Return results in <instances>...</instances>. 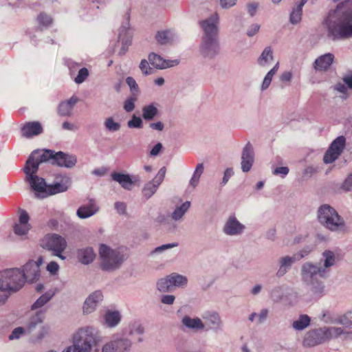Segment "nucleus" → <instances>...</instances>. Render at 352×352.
I'll return each instance as SVG.
<instances>
[{"label":"nucleus","instance_id":"nucleus-53","mask_svg":"<svg viewBox=\"0 0 352 352\" xmlns=\"http://www.w3.org/2000/svg\"><path fill=\"white\" fill-rule=\"evenodd\" d=\"M289 171V168L286 166L278 167L274 170L273 174L276 175H280L283 177L288 174Z\"/></svg>","mask_w":352,"mask_h":352},{"label":"nucleus","instance_id":"nucleus-8","mask_svg":"<svg viewBox=\"0 0 352 352\" xmlns=\"http://www.w3.org/2000/svg\"><path fill=\"white\" fill-rule=\"evenodd\" d=\"M318 220L331 230H338L344 226V221L337 212L329 205H323L318 210Z\"/></svg>","mask_w":352,"mask_h":352},{"label":"nucleus","instance_id":"nucleus-38","mask_svg":"<svg viewBox=\"0 0 352 352\" xmlns=\"http://www.w3.org/2000/svg\"><path fill=\"white\" fill-rule=\"evenodd\" d=\"M190 206V203L189 201H186L180 207L176 208L172 214L173 219L178 220L182 218L184 213L188 210Z\"/></svg>","mask_w":352,"mask_h":352},{"label":"nucleus","instance_id":"nucleus-14","mask_svg":"<svg viewBox=\"0 0 352 352\" xmlns=\"http://www.w3.org/2000/svg\"><path fill=\"white\" fill-rule=\"evenodd\" d=\"M43 262V258L39 257L37 261H30L24 266L21 271L25 280L34 282L38 279L40 276V265Z\"/></svg>","mask_w":352,"mask_h":352},{"label":"nucleus","instance_id":"nucleus-44","mask_svg":"<svg viewBox=\"0 0 352 352\" xmlns=\"http://www.w3.org/2000/svg\"><path fill=\"white\" fill-rule=\"evenodd\" d=\"M302 8L297 6L296 8L294 9L290 14V22L293 24H296L301 20Z\"/></svg>","mask_w":352,"mask_h":352},{"label":"nucleus","instance_id":"nucleus-6","mask_svg":"<svg viewBox=\"0 0 352 352\" xmlns=\"http://www.w3.org/2000/svg\"><path fill=\"white\" fill-rule=\"evenodd\" d=\"M101 259L100 267L103 270L110 271L119 267L123 262V256L117 250H113L104 244H101L99 248Z\"/></svg>","mask_w":352,"mask_h":352},{"label":"nucleus","instance_id":"nucleus-29","mask_svg":"<svg viewBox=\"0 0 352 352\" xmlns=\"http://www.w3.org/2000/svg\"><path fill=\"white\" fill-rule=\"evenodd\" d=\"M104 320L106 325L109 327L117 326L121 320V316L118 311H107L104 316Z\"/></svg>","mask_w":352,"mask_h":352},{"label":"nucleus","instance_id":"nucleus-11","mask_svg":"<svg viewBox=\"0 0 352 352\" xmlns=\"http://www.w3.org/2000/svg\"><path fill=\"white\" fill-rule=\"evenodd\" d=\"M44 320V314L42 311L37 312L34 316L30 318L26 329L19 327L15 328L9 336L10 340L18 339L25 333H32L36 327L43 322Z\"/></svg>","mask_w":352,"mask_h":352},{"label":"nucleus","instance_id":"nucleus-4","mask_svg":"<svg viewBox=\"0 0 352 352\" xmlns=\"http://www.w3.org/2000/svg\"><path fill=\"white\" fill-rule=\"evenodd\" d=\"M329 32L334 39L352 36V14L344 12L336 21L329 24Z\"/></svg>","mask_w":352,"mask_h":352},{"label":"nucleus","instance_id":"nucleus-52","mask_svg":"<svg viewBox=\"0 0 352 352\" xmlns=\"http://www.w3.org/2000/svg\"><path fill=\"white\" fill-rule=\"evenodd\" d=\"M10 291L8 289L0 288V305L4 304L9 297V292Z\"/></svg>","mask_w":352,"mask_h":352},{"label":"nucleus","instance_id":"nucleus-26","mask_svg":"<svg viewBox=\"0 0 352 352\" xmlns=\"http://www.w3.org/2000/svg\"><path fill=\"white\" fill-rule=\"evenodd\" d=\"M305 255L302 254H297L292 257L285 256L281 258L280 261V267L278 271L277 272V276H283L286 273L287 269L289 268L295 261L300 260Z\"/></svg>","mask_w":352,"mask_h":352},{"label":"nucleus","instance_id":"nucleus-33","mask_svg":"<svg viewBox=\"0 0 352 352\" xmlns=\"http://www.w3.org/2000/svg\"><path fill=\"white\" fill-rule=\"evenodd\" d=\"M310 321L307 315H301L297 320L294 321L292 326L296 330H303L309 325Z\"/></svg>","mask_w":352,"mask_h":352},{"label":"nucleus","instance_id":"nucleus-58","mask_svg":"<svg viewBox=\"0 0 352 352\" xmlns=\"http://www.w3.org/2000/svg\"><path fill=\"white\" fill-rule=\"evenodd\" d=\"M223 8H228L235 5L236 0H219Z\"/></svg>","mask_w":352,"mask_h":352},{"label":"nucleus","instance_id":"nucleus-46","mask_svg":"<svg viewBox=\"0 0 352 352\" xmlns=\"http://www.w3.org/2000/svg\"><path fill=\"white\" fill-rule=\"evenodd\" d=\"M323 256L325 258L324 267H329L334 264L335 256L331 251H325L323 253Z\"/></svg>","mask_w":352,"mask_h":352},{"label":"nucleus","instance_id":"nucleus-17","mask_svg":"<svg viewBox=\"0 0 352 352\" xmlns=\"http://www.w3.org/2000/svg\"><path fill=\"white\" fill-rule=\"evenodd\" d=\"M21 135L26 138H32L41 134L43 126L39 122L33 121L25 122L21 129Z\"/></svg>","mask_w":352,"mask_h":352},{"label":"nucleus","instance_id":"nucleus-18","mask_svg":"<svg viewBox=\"0 0 352 352\" xmlns=\"http://www.w3.org/2000/svg\"><path fill=\"white\" fill-rule=\"evenodd\" d=\"M253 148L250 142L247 143L243 148L241 156V168L243 172H248L254 162Z\"/></svg>","mask_w":352,"mask_h":352},{"label":"nucleus","instance_id":"nucleus-56","mask_svg":"<svg viewBox=\"0 0 352 352\" xmlns=\"http://www.w3.org/2000/svg\"><path fill=\"white\" fill-rule=\"evenodd\" d=\"M206 318L208 320H210L212 324H218L220 321L219 316L216 313H212V314H208V316L206 317Z\"/></svg>","mask_w":352,"mask_h":352},{"label":"nucleus","instance_id":"nucleus-57","mask_svg":"<svg viewBox=\"0 0 352 352\" xmlns=\"http://www.w3.org/2000/svg\"><path fill=\"white\" fill-rule=\"evenodd\" d=\"M126 206L124 202H116L115 208L119 214H124L126 212Z\"/></svg>","mask_w":352,"mask_h":352},{"label":"nucleus","instance_id":"nucleus-34","mask_svg":"<svg viewBox=\"0 0 352 352\" xmlns=\"http://www.w3.org/2000/svg\"><path fill=\"white\" fill-rule=\"evenodd\" d=\"M54 295V292L49 291L43 294L32 305V309H36L42 307L45 305Z\"/></svg>","mask_w":352,"mask_h":352},{"label":"nucleus","instance_id":"nucleus-37","mask_svg":"<svg viewBox=\"0 0 352 352\" xmlns=\"http://www.w3.org/2000/svg\"><path fill=\"white\" fill-rule=\"evenodd\" d=\"M138 100V95L133 94L131 96L128 97L124 102L123 108L126 112H131L135 109V103Z\"/></svg>","mask_w":352,"mask_h":352},{"label":"nucleus","instance_id":"nucleus-9","mask_svg":"<svg viewBox=\"0 0 352 352\" xmlns=\"http://www.w3.org/2000/svg\"><path fill=\"white\" fill-rule=\"evenodd\" d=\"M47 157L46 160H51V163L61 167L72 168L76 163V157L74 155L65 154L62 151L55 153L52 150H44Z\"/></svg>","mask_w":352,"mask_h":352},{"label":"nucleus","instance_id":"nucleus-45","mask_svg":"<svg viewBox=\"0 0 352 352\" xmlns=\"http://www.w3.org/2000/svg\"><path fill=\"white\" fill-rule=\"evenodd\" d=\"M89 76V71L87 68H81L78 73L77 76L75 78L74 81L77 84L83 82Z\"/></svg>","mask_w":352,"mask_h":352},{"label":"nucleus","instance_id":"nucleus-15","mask_svg":"<svg viewBox=\"0 0 352 352\" xmlns=\"http://www.w3.org/2000/svg\"><path fill=\"white\" fill-rule=\"evenodd\" d=\"M131 347V342L128 339H115L105 344L102 352H126Z\"/></svg>","mask_w":352,"mask_h":352},{"label":"nucleus","instance_id":"nucleus-30","mask_svg":"<svg viewBox=\"0 0 352 352\" xmlns=\"http://www.w3.org/2000/svg\"><path fill=\"white\" fill-rule=\"evenodd\" d=\"M68 189V179L64 178L60 182L47 186V192L48 195H55L59 192H65Z\"/></svg>","mask_w":352,"mask_h":352},{"label":"nucleus","instance_id":"nucleus-62","mask_svg":"<svg viewBox=\"0 0 352 352\" xmlns=\"http://www.w3.org/2000/svg\"><path fill=\"white\" fill-rule=\"evenodd\" d=\"M260 26L258 24H254L251 26L250 29L248 30V35L249 36H254L259 30Z\"/></svg>","mask_w":352,"mask_h":352},{"label":"nucleus","instance_id":"nucleus-31","mask_svg":"<svg viewBox=\"0 0 352 352\" xmlns=\"http://www.w3.org/2000/svg\"><path fill=\"white\" fill-rule=\"evenodd\" d=\"M157 113L158 109L154 104L146 105L142 108V117L146 120H153Z\"/></svg>","mask_w":352,"mask_h":352},{"label":"nucleus","instance_id":"nucleus-41","mask_svg":"<svg viewBox=\"0 0 352 352\" xmlns=\"http://www.w3.org/2000/svg\"><path fill=\"white\" fill-rule=\"evenodd\" d=\"M37 21L40 25L48 27L52 23V19L50 15L42 12L38 15Z\"/></svg>","mask_w":352,"mask_h":352},{"label":"nucleus","instance_id":"nucleus-12","mask_svg":"<svg viewBox=\"0 0 352 352\" xmlns=\"http://www.w3.org/2000/svg\"><path fill=\"white\" fill-rule=\"evenodd\" d=\"M41 246L49 250L63 252L67 247V242L58 234H47L43 239Z\"/></svg>","mask_w":352,"mask_h":352},{"label":"nucleus","instance_id":"nucleus-25","mask_svg":"<svg viewBox=\"0 0 352 352\" xmlns=\"http://www.w3.org/2000/svg\"><path fill=\"white\" fill-rule=\"evenodd\" d=\"M111 176L112 179L119 183L123 188L126 190L132 189L133 182L129 175L113 172Z\"/></svg>","mask_w":352,"mask_h":352},{"label":"nucleus","instance_id":"nucleus-3","mask_svg":"<svg viewBox=\"0 0 352 352\" xmlns=\"http://www.w3.org/2000/svg\"><path fill=\"white\" fill-rule=\"evenodd\" d=\"M96 342L94 329H80L74 336V345L69 346L63 352H89Z\"/></svg>","mask_w":352,"mask_h":352},{"label":"nucleus","instance_id":"nucleus-59","mask_svg":"<svg viewBox=\"0 0 352 352\" xmlns=\"http://www.w3.org/2000/svg\"><path fill=\"white\" fill-rule=\"evenodd\" d=\"M175 296L173 295H166L162 296V302L167 305H172L174 302Z\"/></svg>","mask_w":352,"mask_h":352},{"label":"nucleus","instance_id":"nucleus-54","mask_svg":"<svg viewBox=\"0 0 352 352\" xmlns=\"http://www.w3.org/2000/svg\"><path fill=\"white\" fill-rule=\"evenodd\" d=\"M165 174H166V168H165V167H162V168H160L157 176L154 179L155 182L156 183H157V185H160L162 183V182L164 180Z\"/></svg>","mask_w":352,"mask_h":352},{"label":"nucleus","instance_id":"nucleus-27","mask_svg":"<svg viewBox=\"0 0 352 352\" xmlns=\"http://www.w3.org/2000/svg\"><path fill=\"white\" fill-rule=\"evenodd\" d=\"M78 98L72 96L68 100L62 102L58 106V113L62 116H69L71 115L74 106L78 102Z\"/></svg>","mask_w":352,"mask_h":352},{"label":"nucleus","instance_id":"nucleus-10","mask_svg":"<svg viewBox=\"0 0 352 352\" xmlns=\"http://www.w3.org/2000/svg\"><path fill=\"white\" fill-rule=\"evenodd\" d=\"M44 151H35L31 153L25 162L23 170L27 178L30 176H35L38 171L40 164L47 162Z\"/></svg>","mask_w":352,"mask_h":352},{"label":"nucleus","instance_id":"nucleus-48","mask_svg":"<svg viewBox=\"0 0 352 352\" xmlns=\"http://www.w3.org/2000/svg\"><path fill=\"white\" fill-rule=\"evenodd\" d=\"M338 322L349 327L352 324V311L347 312L338 319Z\"/></svg>","mask_w":352,"mask_h":352},{"label":"nucleus","instance_id":"nucleus-21","mask_svg":"<svg viewBox=\"0 0 352 352\" xmlns=\"http://www.w3.org/2000/svg\"><path fill=\"white\" fill-rule=\"evenodd\" d=\"M148 60L150 63L155 68L164 69L166 67H173L178 65L179 62L177 60L166 61L164 60L159 55L151 53L148 56Z\"/></svg>","mask_w":352,"mask_h":352},{"label":"nucleus","instance_id":"nucleus-32","mask_svg":"<svg viewBox=\"0 0 352 352\" xmlns=\"http://www.w3.org/2000/svg\"><path fill=\"white\" fill-rule=\"evenodd\" d=\"M157 42L160 45H166L173 40V34L169 30L159 31L155 35Z\"/></svg>","mask_w":352,"mask_h":352},{"label":"nucleus","instance_id":"nucleus-43","mask_svg":"<svg viewBox=\"0 0 352 352\" xmlns=\"http://www.w3.org/2000/svg\"><path fill=\"white\" fill-rule=\"evenodd\" d=\"M159 185L153 184V183H148L147 184L144 188H143L142 192L144 196L148 199L151 197L156 191L157 187Z\"/></svg>","mask_w":352,"mask_h":352},{"label":"nucleus","instance_id":"nucleus-16","mask_svg":"<svg viewBox=\"0 0 352 352\" xmlns=\"http://www.w3.org/2000/svg\"><path fill=\"white\" fill-rule=\"evenodd\" d=\"M29 220L28 212L24 210H21L19 221L13 227L14 234L19 236L26 234L31 228Z\"/></svg>","mask_w":352,"mask_h":352},{"label":"nucleus","instance_id":"nucleus-19","mask_svg":"<svg viewBox=\"0 0 352 352\" xmlns=\"http://www.w3.org/2000/svg\"><path fill=\"white\" fill-rule=\"evenodd\" d=\"M102 294L100 291H96L89 296L83 305V312L90 314L93 312L98 303L102 300Z\"/></svg>","mask_w":352,"mask_h":352},{"label":"nucleus","instance_id":"nucleus-7","mask_svg":"<svg viewBox=\"0 0 352 352\" xmlns=\"http://www.w3.org/2000/svg\"><path fill=\"white\" fill-rule=\"evenodd\" d=\"M324 270L310 263L305 264L302 268V276L305 281L313 285L312 292L318 296L322 294L324 287L318 281L317 278L324 277Z\"/></svg>","mask_w":352,"mask_h":352},{"label":"nucleus","instance_id":"nucleus-36","mask_svg":"<svg viewBox=\"0 0 352 352\" xmlns=\"http://www.w3.org/2000/svg\"><path fill=\"white\" fill-rule=\"evenodd\" d=\"M183 324L192 329H200L204 328V324L199 318H190V317L186 316L182 320Z\"/></svg>","mask_w":352,"mask_h":352},{"label":"nucleus","instance_id":"nucleus-61","mask_svg":"<svg viewBox=\"0 0 352 352\" xmlns=\"http://www.w3.org/2000/svg\"><path fill=\"white\" fill-rule=\"evenodd\" d=\"M162 148V144L161 143H157L151 149V153H150L151 155L155 156V155H158V153L160 152Z\"/></svg>","mask_w":352,"mask_h":352},{"label":"nucleus","instance_id":"nucleus-60","mask_svg":"<svg viewBox=\"0 0 352 352\" xmlns=\"http://www.w3.org/2000/svg\"><path fill=\"white\" fill-rule=\"evenodd\" d=\"M176 246H177V243H168V244H166V245H162L161 246L156 248L154 252H162L163 250H167L170 248L176 247Z\"/></svg>","mask_w":352,"mask_h":352},{"label":"nucleus","instance_id":"nucleus-63","mask_svg":"<svg viewBox=\"0 0 352 352\" xmlns=\"http://www.w3.org/2000/svg\"><path fill=\"white\" fill-rule=\"evenodd\" d=\"M144 333V328L140 324H135L133 329L130 331V334L138 333L142 335Z\"/></svg>","mask_w":352,"mask_h":352},{"label":"nucleus","instance_id":"nucleus-5","mask_svg":"<svg viewBox=\"0 0 352 352\" xmlns=\"http://www.w3.org/2000/svg\"><path fill=\"white\" fill-rule=\"evenodd\" d=\"M24 277L18 268L7 269L0 272V288L16 292L23 286Z\"/></svg>","mask_w":352,"mask_h":352},{"label":"nucleus","instance_id":"nucleus-40","mask_svg":"<svg viewBox=\"0 0 352 352\" xmlns=\"http://www.w3.org/2000/svg\"><path fill=\"white\" fill-rule=\"evenodd\" d=\"M157 289L160 292H165L170 291L171 287H173L172 284H171V280H170V276H168L165 278H162V279L159 280L157 283Z\"/></svg>","mask_w":352,"mask_h":352},{"label":"nucleus","instance_id":"nucleus-23","mask_svg":"<svg viewBox=\"0 0 352 352\" xmlns=\"http://www.w3.org/2000/svg\"><path fill=\"white\" fill-rule=\"evenodd\" d=\"M76 257L80 263L87 265L94 261L96 254L91 248H83L77 250Z\"/></svg>","mask_w":352,"mask_h":352},{"label":"nucleus","instance_id":"nucleus-39","mask_svg":"<svg viewBox=\"0 0 352 352\" xmlns=\"http://www.w3.org/2000/svg\"><path fill=\"white\" fill-rule=\"evenodd\" d=\"M172 286H183L186 285L187 278L186 276L177 274H172L170 276Z\"/></svg>","mask_w":352,"mask_h":352},{"label":"nucleus","instance_id":"nucleus-51","mask_svg":"<svg viewBox=\"0 0 352 352\" xmlns=\"http://www.w3.org/2000/svg\"><path fill=\"white\" fill-rule=\"evenodd\" d=\"M342 188L345 191L352 190V173L350 174L344 181Z\"/></svg>","mask_w":352,"mask_h":352},{"label":"nucleus","instance_id":"nucleus-22","mask_svg":"<svg viewBox=\"0 0 352 352\" xmlns=\"http://www.w3.org/2000/svg\"><path fill=\"white\" fill-rule=\"evenodd\" d=\"M98 210L95 200L90 199L87 205H83L78 209L77 215L80 219H85L94 215Z\"/></svg>","mask_w":352,"mask_h":352},{"label":"nucleus","instance_id":"nucleus-24","mask_svg":"<svg viewBox=\"0 0 352 352\" xmlns=\"http://www.w3.org/2000/svg\"><path fill=\"white\" fill-rule=\"evenodd\" d=\"M243 229L244 226L235 217H231L226 222L223 230L227 234L234 235L240 234Z\"/></svg>","mask_w":352,"mask_h":352},{"label":"nucleus","instance_id":"nucleus-47","mask_svg":"<svg viewBox=\"0 0 352 352\" xmlns=\"http://www.w3.org/2000/svg\"><path fill=\"white\" fill-rule=\"evenodd\" d=\"M127 126L129 128H142V120L140 117L133 115L131 119L129 121H128Z\"/></svg>","mask_w":352,"mask_h":352},{"label":"nucleus","instance_id":"nucleus-20","mask_svg":"<svg viewBox=\"0 0 352 352\" xmlns=\"http://www.w3.org/2000/svg\"><path fill=\"white\" fill-rule=\"evenodd\" d=\"M333 61L334 55L331 53H327L316 59L314 67L318 71H327L329 69Z\"/></svg>","mask_w":352,"mask_h":352},{"label":"nucleus","instance_id":"nucleus-1","mask_svg":"<svg viewBox=\"0 0 352 352\" xmlns=\"http://www.w3.org/2000/svg\"><path fill=\"white\" fill-rule=\"evenodd\" d=\"M219 16L217 13L210 18L200 21L204 30L200 50L205 57L212 58L219 52L218 42Z\"/></svg>","mask_w":352,"mask_h":352},{"label":"nucleus","instance_id":"nucleus-55","mask_svg":"<svg viewBox=\"0 0 352 352\" xmlns=\"http://www.w3.org/2000/svg\"><path fill=\"white\" fill-rule=\"evenodd\" d=\"M58 269V265L54 261L50 262L47 266V270L52 274H55Z\"/></svg>","mask_w":352,"mask_h":352},{"label":"nucleus","instance_id":"nucleus-28","mask_svg":"<svg viewBox=\"0 0 352 352\" xmlns=\"http://www.w3.org/2000/svg\"><path fill=\"white\" fill-rule=\"evenodd\" d=\"M32 188L38 192H46L47 186L45 182V179L38 176H30L27 178Z\"/></svg>","mask_w":352,"mask_h":352},{"label":"nucleus","instance_id":"nucleus-64","mask_svg":"<svg viewBox=\"0 0 352 352\" xmlns=\"http://www.w3.org/2000/svg\"><path fill=\"white\" fill-rule=\"evenodd\" d=\"M258 8V4L256 3H250L248 6V11L251 16H254Z\"/></svg>","mask_w":352,"mask_h":352},{"label":"nucleus","instance_id":"nucleus-13","mask_svg":"<svg viewBox=\"0 0 352 352\" xmlns=\"http://www.w3.org/2000/svg\"><path fill=\"white\" fill-rule=\"evenodd\" d=\"M345 146V138L343 136L338 137L330 145L325 153L323 160L326 164L334 162L342 153Z\"/></svg>","mask_w":352,"mask_h":352},{"label":"nucleus","instance_id":"nucleus-35","mask_svg":"<svg viewBox=\"0 0 352 352\" xmlns=\"http://www.w3.org/2000/svg\"><path fill=\"white\" fill-rule=\"evenodd\" d=\"M273 60L272 51L270 47H267L264 49L260 57L258 59V63L260 65L264 66Z\"/></svg>","mask_w":352,"mask_h":352},{"label":"nucleus","instance_id":"nucleus-42","mask_svg":"<svg viewBox=\"0 0 352 352\" xmlns=\"http://www.w3.org/2000/svg\"><path fill=\"white\" fill-rule=\"evenodd\" d=\"M104 125L106 129L109 131H118L120 129V124L115 122L112 118H107L105 120Z\"/></svg>","mask_w":352,"mask_h":352},{"label":"nucleus","instance_id":"nucleus-2","mask_svg":"<svg viewBox=\"0 0 352 352\" xmlns=\"http://www.w3.org/2000/svg\"><path fill=\"white\" fill-rule=\"evenodd\" d=\"M349 333V331H345L340 327H324L314 329L306 333L302 344L305 346L312 347L325 342L331 338Z\"/></svg>","mask_w":352,"mask_h":352},{"label":"nucleus","instance_id":"nucleus-49","mask_svg":"<svg viewBox=\"0 0 352 352\" xmlns=\"http://www.w3.org/2000/svg\"><path fill=\"white\" fill-rule=\"evenodd\" d=\"M126 82L130 87L131 90L133 91V94H136L137 95H138V86L135 79L133 77H127L126 79Z\"/></svg>","mask_w":352,"mask_h":352},{"label":"nucleus","instance_id":"nucleus-50","mask_svg":"<svg viewBox=\"0 0 352 352\" xmlns=\"http://www.w3.org/2000/svg\"><path fill=\"white\" fill-rule=\"evenodd\" d=\"M140 69L145 75L152 74V69L149 67L148 63L145 59L142 60L140 64Z\"/></svg>","mask_w":352,"mask_h":352}]
</instances>
